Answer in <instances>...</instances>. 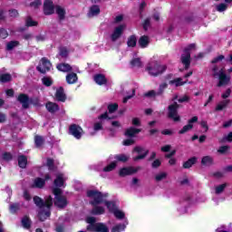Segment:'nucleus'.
<instances>
[{
	"label": "nucleus",
	"mask_w": 232,
	"mask_h": 232,
	"mask_svg": "<svg viewBox=\"0 0 232 232\" xmlns=\"http://www.w3.org/2000/svg\"><path fill=\"white\" fill-rule=\"evenodd\" d=\"M94 82H96V84L102 86V84H106L107 80L103 74H96L94 76Z\"/></svg>",
	"instance_id": "27"
},
{
	"label": "nucleus",
	"mask_w": 232,
	"mask_h": 232,
	"mask_svg": "<svg viewBox=\"0 0 232 232\" xmlns=\"http://www.w3.org/2000/svg\"><path fill=\"white\" fill-rule=\"evenodd\" d=\"M221 142H232V131L223 137Z\"/></svg>",
	"instance_id": "49"
},
{
	"label": "nucleus",
	"mask_w": 232,
	"mask_h": 232,
	"mask_svg": "<svg viewBox=\"0 0 232 232\" xmlns=\"http://www.w3.org/2000/svg\"><path fill=\"white\" fill-rule=\"evenodd\" d=\"M130 66L131 68H140L142 66V61H140V58H133L130 61Z\"/></svg>",
	"instance_id": "29"
},
{
	"label": "nucleus",
	"mask_w": 232,
	"mask_h": 232,
	"mask_svg": "<svg viewBox=\"0 0 232 232\" xmlns=\"http://www.w3.org/2000/svg\"><path fill=\"white\" fill-rule=\"evenodd\" d=\"M107 119H101V122L95 123L94 124V130L99 131V130H102V121H106Z\"/></svg>",
	"instance_id": "55"
},
{
	"label": "nucleus",
	"mask_w": 232,
	"mask_h": 232,
	"mask_svg": "<svg viewBox=\"0 0 232 232\" xmlns=\"http://www.w3.org/2000/svg\"><path fill=\"white\" fill-rule=\"evenodd\" d=\"M117 168V162L113 161L111 164L107 165L104 169L103 171L108 172V171H113V169Z\"/></svg>",
	"instance_id": "45"
},
{
	"label": "nucleus",
	"mask_w": 232,
	"mask_h": 232,
	"mask_svg": "<svg viewBox=\"0 0 232 232\" xmlns=\"http://www.w3.org/2000/svg\"><path fill=\"white\" fill-rule=\"evenodd\" d=\"M54 12L53 2L46 0L44 3V14L45 15H52Z\"/></svg>",
	"instance_id": "14"
},
{
	"label": "nucleus",
	"mask_w": 232,
	"mask_h": 232,
	"mask_svg": "<svg viewBox=\"0 0 232 232\" xmlns=\"http://www.w3.org/2000/svg\"><path fill=\"white\" fill-rule=\"evenodd\" d=\"M69 131L71 135H72V137L78 140L81 139V137H82V128H81L79 125H71Z\"/></svg>",
	"instance_id": "12"
},
{
	"label": "nucleus",
	"mask_w": 232,
	"mask_h": 232,
	"mask_svg": "<svg viewBox=\"0 0 232 232\" xmlns=\"http://www.w3.org/2000/svg\"><path fill=\"white\" fill-rule=\"evenodd\" d=\"M111 131H113V130H119V128L121 127V122H119V121H112L111 122Z\"/></svg>",
	"instance_id": "48"
},
{
	"label": "nucleus",
	"mask_w": 232,
	"mask_h": 232,
	"mask_svg": "<svg viewBox=\"0 0 232 232\" xmlns=\"http://www.w3.org/2000/svg\"><path fill=\"white\" fill-rule=\"evenodd\" d=\"M18 101L23 105V108H28L30 104V101L28 100V96L25 94H20L18 96Z\"/></svg>",
	"instance_id": "25"
},
{
	"label": "nucleus",
	"mask_w": 232,
	"mask_h": 232,
	"mask_svg": "<svg viewBox=\"0 0 232 232\" xmlns=\"http://www.w3.org/2000/svg\"><path fill=\"white\" fill-rule=\"evenodd\" d=\"M195 162H197V158H191L190 160H188L183 164V168H185V169H188L191 168V166H193Z\"/></svg>",
	"instance_id": "38"
},
{
	"label": "nucleus",
	"mask_w": 232,
	"mask_h": 232,
	"mask_svg": "<svg viewBox=\"0 0 232 232\" xmlns=\"http://www.w3.org/2000/svg\"><path fill=\"white\" fill-rule=\"evenodd\" d=\"M45 108L50 113H55V111H59V105L52 102H47Z\"/></svg>",
	"instance_id": "24"
},
{
	"label": "nucleus",
	"mask_w": 232,
	"mask_h": 232,
	"mask_svg": "<svg viewBox=\"0 0 232 232\" xmlns=\"http://www.w3.org/2000/svg\"><path fill=\"white\" fill-rule=\"evenodd\" d=\"M99 14H101L99 5H92L89 9L88 17H95L96 15H99Z\"/></svg>",
	"instance_id": "19"
},
{
	"label": "nucleus",
	"mask_w": 232,
	"mask_h": 232,
	"mask_svg": "<svg viewBox=\"0 0 232 232\" xmlns=\"http://www.w3.org/2000/svg\"><path fill=\"white\" fill-rule=\"evenodd\" d=\"M47 167L49 168V169H53V160L47 159Z\"/></svg>",
	"instance_id": "64"
},
{
	"label": "nucleus",
	"mask_w": 232,
	"mask_h": 232,
	"mask_svg": "<svg viewBox=\"0 0 232 232\" xmlns=\"http://www.w3.org/2000/svg\"><path fill=\"white\" fill-rule=\"evenodd\" d=\"M56 68L59 72H72V70H73L74 72H77V67H71V65L68 63H59L56 66Z\"/></svg>",
	"instance_id": "17"
},
{
	"label": "nucleus",
	"mask_w": 232,
	"mask_h": 232,
	"mask_svg": "<svg viewBox=\"0 0 232 232\" xmlns=\"http://www.w3.org/2000/svg\"><path fill=\"white\" fill-rule=\"evenodd\" d=\"M116 160H119L120 162H126L128 160V156L124 154H120L115 156Z\"/></svg>",
	"instance_id": "50"
},
{
	"label": "nucleus",
	"mask_w": 232,
	"mask_h": 232,
	"mask_svg": "<svg viewBox=\"0 0 232 232\" xmlns=\"http://www.w3.org/2000/svg\"><path fill=\"white\" fill-rule=\"evenodd\" d=\"M230 147L229 146H221L218 150V153H220V155H226L227 151H229Z\"/></svg>",
	"instance_id": "46"
},
{
	"label": "nucleus",
	"mask_w": 232,
	"mask_h": 232,
	"mask_svg": "<svg viewBox=\"0 0 232 232\" xmlns=\"http://www.w3.org/2000/svg\"><path fill=\"white\" fill-rule=\"evenodd\" d=\"M133 153H137L138 155L133 158V160H142V159H145L146 155H148V150H146L144 147H136L134 148Z\"/></svg>",
	"instance_id": "11"
},
{
	"label": "nucleus",
	"mask_w": 232,
	"mask_h": 232,
	"mask_svg": "<svg viewBox=\"0 0 232 232\" xmlns=\"http://www.w3.org/2000/svg\"><path fill=\"white\" fill-rule=\"evenodd\" d=\"M168 88L167 82H161L160 84L159 90H158V95H162L164 93L165 90Z\"/></svg>",
	"instance_id": "43"
},
{
	"label": "nucleus",
	"mask_w": 232,
	"mask_h": 232,
	"mask_svg": "<svg viewBox=\"0 0 232 232\" xmlns=\"http://www.w3.org/2000/svg\"><path fill=\"white\" fill-rule=\"evenodd\" d=\"M56 14L59 16V19H64V15H66V11L62 6L57 5L55 7Z\"/></svg>",
	"instance_id": "31"
},
{
	"label": "nucleus",
	"mask_w": 232,
	"mask_h": 232,
	"mask_svg": "<svg viewBox=\"0 0 232 232\" xmlns=\"http://www.w3.org/2000/svg\"><path fill=\"white\" fill-rule=\"evenodd\" d=\"M87 197H89L91 199L92 206H94L92 210V215H104L105 208L99 206V204H103V206H106L110 213H113L118 209L115 202L106 200L105 198L108 197L107 194H102L97 190H89L87 192Z\"/></svg>",
	"instance_id": "1"
},
{
	"label": "nucleus",
	"mask_w": 232,
	"mask_h": 232,
	"mask_svg": "<svg viewBox=\"0 0 232 232\" xmlns=\"http://www.w3.org/2000/svg\"><path fill=\"white\" fill-rule=\"evenodd\" d=\"M117 108H119V105H117V103L109 105L108 106L109 112H105V113L102 114L100 116V119H102V120H104V119H107V120L113 119V117L110 116V114L113 113V111H115L117 110Z\"/></svg>",
	"instance_id": "15"
},
{
	"label": "nucleus",
	"mask_w": 232,
	"mask_h": 232,
	"mask_svg": "<svg viewBox=\"0 0 232 232\" xmlns=\"http://www.w3.org/2000/svg\"><path fill=\"white\" fill-rule=\"evenodd\" d=\"M229 102H231V100H223L219 102L216 106V111H222V110H226Z\"/></svg>",
	"instance_id": "22"
},
{
	"label": "nucleus",
	"mask_w": 232,
	"mask_h": 232,
	"mask_svg": "<svg viewBox=\"0 0 232 232\" xmlns=\"http://www.w3.org/2000/svg\"><path fill=\"white\" fill-rule=\"evenodd\" d=\"M231 95V89H227L222 94V99L227 100Z\"/></svg>",
	"instance_id": "56"
},
{
	"label": "nucleus",
	"mask_w": 232,
	"mask_h": 232,
	"mask_svg": "<svg viewBox=\"0 0 232 232\" xmlns=\"http://www.w3.org/2000/svg\"><path fill=\"white\" fill-rule=\"evenodd\" d=\"M122 21H124V15L118 14L114 17L113 24H119V23H122Z\"/></svg>",
	"instance_id": "51"
},
{
	"label": "nucleus",
	"mask_w": 232,
	"mask_h": 232,
	"mask_svg": "<svg viewBox=\"0 0 232 232\" xmlns=\"http://www.w3.org/2000/svg\"><path fill=\"white\" fill-rule=\"evenodd\" d=\"M185 83L186 82L182 81V78H177L169 82V84H172L173 86H183Z\"/></svg>",
	"instance_id": "37"
},
{
	"label": "nucleus",
	"mask_w": 232,
	"mask_h": 232,
	"mask_svg": "<svg viewBox=\"0 0 232 232\" xmlns=\"http://www.w3.org/2000/svg\"><path fill=\"white\" fill-rule=\"evenodd\" d=\"M8 37V32L5 29H0V39H6Z\"/></svg>",
	"instance_id": "57"
},
{
	"label": "nucleus",
	"mask_w": 232,
	"mask_h": 232,
	"mask_svg": "<svg viewBox=\"0 0 232 232\" xmlns=\"http://www.w3.org/2000/svg\"><path fill=\"white\" fill-rule=\"evenodd\" d=\"M68 178H66V176L63 173H59L56 176V179H54V186L56 188H63V186H64V182H66V179Z\"/></svg>",
	"instance_id": "16"
},
{
	"label": "nucleus",
	"mask_w": 232,
	"mask_h": 232,
	"mask_svg": "<svg viewBox=\"0 0 232 232\" xmlns=\"http://www.w3.org/2000/svg\"><path fill=\"white\" fill-rule=\"evenodd\" d=\"M32 224V221H30V218L29 217H24L22 219V226L23 227H24L25 229H28L30 227Z\"/></svg>",
	"instance_id": "34"
},
{
	"label": "nucleus",
	"mask_w": 232,
	"mask_h": 232,
	"mask_svg": "<svg viewBox=\"0 0 232 232\" xmlns=\"http://www.w3.org/2000/svg\"><path fill=\"white\" fill-rule=\"evenodd\" d=\"M139 169H135L132 167L123 168L120 170V177H126L128 175H133V173H137Z\"/></svg>",
	"instance_id": "18"
},
{
	"label": "nucleus",
	"mask_w": 232,
	"mask_h": 232,
	"mask_svg": "<svg viewBox=\"0 0 232 232\" xmlns=\"http://www.w3.org/2000/svg\"><path fill=\"white\" fill-rule=\"evenodd\" d=\"M12 81V75L5 73L0 75V82H10Z\"/></svg>",
	"instance_id": "40"
},
{
	"label": "nucleus",
	"mask_w": 232,
	"mask_h": 232,
	"mask_svg": "<svg viewBox=\"0 0 232 232\" xmlns=\"http://www.w3.org/2000/svg\"><path fill=\"white\" fill-rule=\"evenodd\" d=\"M54 195V205L57 208H66L68 201L66 197L63 196V190L61 188H54L53 189Z\"/></svg>",
	"instance_id": "7"
},
{
	"label": "nucleus",
	"mask_w": 232,
	"mask_h": 232,
	"mask_svg": "<svg viewBox=\"0 0 232 232\" xmlns=\"http://www.w3.org/2000/svg\"><path fill=\"white\" fill-rule=\"evenodd\" d=\"M139 133H140V129L135 127H130L125 131L126 137H135V135H139Z\"/></svg>",
	"instance_id": "23"
},
{
	"label": "nucleus",
	"mask_w": 232,
	"mask_h": 232,
	"mask_svg": "<svg viewBox=\"0 0 232 232\" xmlns=\"http://www.w3.org/2000/svg\"><path fill=\"white\" fill-rule=\"evenodd\" d=\"M200 126L203 129V131H208V130H209V127H208V121H201L200 122Z\"/></svg>",
	"instance_id": "58"
},
{
	"label": "nucleus",
	"mask_w": 232,
	"mask_h": 232,
	"mask_svg": "<svg viewBox=\"0 0 232 232\" xmlns=\"http://www.w3.org/2000/svg\"><path fill=\"white\" fill-rule=\"evenodd\" d=\"M128 46H136L137 45V37L135 35H132L129 37L128 42H127Z\"/></svg>",
	"instance_id": "41"
},
{
	"label": "nucleus",
	"mask_w": 232,
	"mask_h": 232,
	"mask_svg": "<svg viewBox=\"0 0 232 232\" xmlns=\"http://www.w3.org/2000/svg\"><path fill=\"white\" fill-rule=\"evenodd\" d=\"M198 121V117L194 116L192 119L188 121V123L185 125L179 131V133L180 135H183L184 133H188V131L193 130V123Z\"/></svg>",
	"instance_id": "13"
},
{
	"label": "nucleus",
	"mask_w": 232,
	"mask_h": 232,
	"mask_svg": "<svg viewBox=\"0 0 232 232\" xmlns=\"http://www.w3.org/2000/svg\"><path fill=\"white\" fill-rule=\"evenodd\" d=\"M60 57H68V50L66 48L60 50Z\"/></svg>",
	"instance_id": "59"
},
{
	"label": "nucleus",
	"mask_w": 232,
	"mask_h": 232,
	"mask_svg": "<svg viewBox=\"0 0 232 232\" xmlns=\"http://www.w3.org/2000/svg\"><path fill=\"white\" fill-rule=\"evenodd\" d=\"M34 204L40 208V212L38 214V217L42 222L44 220H46L50 217V208H52L53 201L52 199V197L49 196L45 198V202L41 199L39 197L34 198Z\"/></svg>",
	"instance_id": "2"
},
{
	"label": "nucleus",
	"mask_w": 232,
	"mask_h": 232,
	"mask_svg": "<svg viewBox=\"0 0 232 232\" xmlns=\"http://www.w3.org/2000/svg\"><path fill=\"white\" fill-rule=\"evenodd\" d=\"M51 69H52V63L46 58H43L40 61L39 65L37 66V70L41 73H46V72H50Z\"/></svg>",
	"instance_id": "10"
},
{
	"label": "nucleus",
	"mask_w": 232,
	"mask_h": 232,
	"mask_svg": "<svg viewBox=\"0 0 232 232\" xmlns=\"http://www.w3.org/2000/svg\"><path fill=\"white\" fill-rule=\"evenodd\" d=\"M42 3L41 0H35L34 2H33L31 4V7L32 8H39V6H41Z\"/></svg>",
	"instance_id": "60"
},
{
	"label": "nucleus",
	"mask_w": 232,
	"mask_h": 232,
	"mask_svg": "<svg viewBox=\"0 0 232 232\" xmlns=\"http://www.w3.org/2000/svg\"><path fill=\"white\" fill-rule=\"evenodd\" d=\"M43 84H44V86H50L51 84L53 83V81L52 80V78L45 76L42 79Z\"/></svg>",
	"instance_id": "47"
},
{
	"label": "nucleus",
	"mask_w": 232,
	"mask_h": 232,
	"mask_svg": "<svg viewBox=\"0 0 232 232\" xmlns=\"http://www.w3.org/2000/svg\"><path fill=\"white\" fill-rule=\"evenodd\" d=\"M44 186V179L36 178L34 181V188H43Z\"/></svg>",
	"instance_id": "36"
},
{
	"label": "nucleus",
	"mask_w": 232,
	"mask_h": 232,
	"mask_svg": "<svg viewBox=\"0 0 232 232\" xmlns=\"http://www.w3.org/2000/svg\"><path fill=\"white\" fill-rule=\"evenodd\" d=\"M112 214L114 215V217L116 218H118L119 220H122L123 218H125L126 215L124 214V212H122V210L117 208L116 210H114L112 212Z\"/></svg>",
	"instance_id": "33"
},
{
	"label": "nucleus",
	"mask_w": 232,
	"mask_h": 232,
	"mask_svg": "<svg viewBox=\"0 0 232 232\" xmlns=\"http://www.w3.org/2000/svg\"><path fill=\"white\" fill-rule=\"evenodd\" d=\"M19 209V205L18 204H13L10 206V211L11 213H15Z\"/></svg>",
	"instance_id": "62"
},
{
	"label": "nucleus",
	"mask_w": 232,
	"mask_h": 232,
	"mask_svg": "<svg viewBox=\"0 0 232 232\" xmlns=\"http://www.w3.org/2000/svg\"><path fill=\"white\" fill-rule=\"evenodd\" d=\"M138 44L140 48H147L148 44H150V37L146 35L141 36L139 39Z\"/></svg>",
	"instance_id": "26"
},
{
	"label": "nucleus",
	"mask_w": 232,
	"mask_h": 232,
	"mask_svg": "<svg viewBox=\"0 0 232 232\" xmlns=\"http://www.w3.org/2000/svg\"><path fill=\"white\" fill-rule=\"evenodd\" d=\"M218 12H226L227 10V5L219 4L216 6Z\"/></svg>",
	"instance_id": "52"
},
{
	"label": "nucleus",
	"mask_w": 232,
	"mask_h": 232,
	"mask_svg": "<svg viewBox=\"0 0 232 232\" xmlns=\"http://www.w3.org/2000/svg\"><path fill=\"white\" fill-rule=\"evenodd\" d=\"M157 95H160V94H159V92L154 90L149 91L148 92L145 93V97H150V98L157 97Z\"/></svg>",
	"instance_id": "53"
},
{
	"label": "nucleus",
	"mask_w": 232,
	"mask_h": 232,
	"mask_svg": "<svg viewBox=\"0 0 232 232\" xmlns=\"http://www.w3.org/2000/svg\"><path fill=\"white\" fill-rule=\"evenodd\" d=\"M226 188H227V183H223L221 185L216 186L215 187V194L216 195H221V193H224V189H226Z\"/></svg>",
	"instance_id": "28"
},
{
	"label": "nucleus",
	"mask_w": 232,
	"mask_h": 232,
	"mask_svg": "<svg viewBox=\"0 0 232 232\" xmlns=\"http://www.w3.org/2000/svg\"><path fill=\"white\" fill-rule=\"evenodd\" d=\"M26 164H28V160L24 156L18 157V166L22 169L26 168Z\"/></svg>",
	"instance_id": "30"
},
{
	"label": "nucleus",
	"mask_w": 232,
	"mask_h": 232,
	"mask_svg": "<svg viewBox=\"0 0 232 232\" xmlns=\"http://www.w3.org/2000/svg\"><path fill=\"white\" fill-rule=\"evenodd\" d=\"M55 97L57 101H61L62 102L66 101V94H64V89H63V87H60L56 90Z\"/></svg>",
	"instance_id": "20"
},
{
	"label": "nucleus",
	"mask_w": 232,
	"mask_h": 232,
	"mask_svg": "<svg viewBox=\"0 0 232 232\" xmlns=\"http://www.w3.org/2000/svg\"><path fill=\"white\" fill-rule=\"evenodd\" d=\"M167 177H168V173L160 172V173L156 174L155 180H156V182H160V181L166 179Z\"/></svg>",
	"instance_id": "35"
},
{
	"label": "nucleus",
	"mask_w": 232,
	"mask_h": 232,
	"mask_svg": "<svg viewBox=\"0 0 232 232\" xmlns=\"http://www.w3.org/2000/svg\"><path fill=\"white\" fill-rule=\"evenodd\" d=\"M197 50V45L195 44H188L183 53L181 54V63L185 66V70L189 68V64H191V53Z\"/></svg>",
	"instance_id": "5"
},
{
	"label": "nucleus",
	"mask_w": 232,
	"mask_h": 232,
	"mask_svg": "<svg viewBox=\"0 0 232 232\" xmlns=\"http://www.w3.org/2000/svg\"><path fill=\"white\" fill-rule=\"evenodd\" d=\"M178 110L179 104L177 102L169 106V117L175 122H179V121H180V116H179V112L177 111Z\"/></svg>",
	"instance_id": "8"
},
{
	"label": "nucleus",
	"mask_w": 232,
	"mask_h": 232,
	"mask_svg": "<svg viewBox=\"0 0 232 232\" xmlns=\"http://www.w3.org/2000/svg\"><path fill=\"white\" fill-rule=\"evenodd\" d=\"M87 224L89 226L87 227L88 231H93V232H109L108 227L102 223H97V219L94 217H89L86 219Z\"/></svg>",
	"instance_id": "4"
},
{
	"label": "nucleus",
	"mask_w": 232,
	"mask_h": 232,
	"mask_svg": "<svg viewBox=\"0 0 232 232\" xmlns=\"http://www.w3.org/2000/svg\"><path fill=\"white\" fill-rule=\"evenodd\" d=\"M224 59V55H219L212 60L213 64H217L218 63H220Z\"/></svg>",
	"instance_id": "61"
},
{
	"label": "nucleus",
	"mask_w": 232,
	"mask_h": 232,
	"mask_svg": "<svg viewBox=\"0 0 232 232\" xmlns=\"http://www.w3.org/2000/svg\"><path fill=\"white\" fill-rule=\"evenodd\" d=\"M124 30H126L125 24L116 26L111 34V40L113 42L117 41L124 34Z\"/></svg>",
	"instance_id": "9"
},
{
	"label": "nucleus",
	"mask_w": 232,
	"mask_h": 232,
	"mask_svg": "<svg viewBox=\"0 0 232 232\" xmlns=\"http://www.w3.org/2000/svg\"><path fill=\"white\" fill-rule=\"evenodd\" d=\"M166 70H168V66L160 63V62L157 60L150 61L145 68V71L151 77H159V75H162Z\"/></svg>",
	"instance_id": "3"
},
{
	"label": "nucleus",
	"mask_w": 232,
	"mask_h": 232,
	"mask_svg": "<svg viewBox=\"0 0 232 232\" xmlns=\"http://www.w3.org/2000/svg\"><path fill=\"white\" fill-rule=\"evenodd\" d=\"M26 26H37V22L34 21L31 17H28L25 22Z\"/></svg>",
	"instance_id": "54"
},
{
	"label": "nucleus",
	"mask_w": 232,
	"mask_h": 232,
	"mask_svg": "<svg viewBox=\"0 0 232 232\" xmlns=\"http://www.w3.org/2000/svg\"><path fill=\"white\" fill-rule=\"evenodd\" d=\"M124 229H126V225H124V224L117 225L112 227L111 232H122V231H124Z\"/></svg>",
	"instance_id": "42"
},
{
	"label": "nucleus",
	"mask_w": 232,
	"mask_h": 232,
	"mask_svg": "<svg viewBox=\"0 0 232 232\" xmlns=\"http://www.w3.org/2000/svg\"><path fill=\"white\" fill-rule=\"evenodd\" d=\"M134 142H135V140H133V139H128L123 141V145L124 146H131V144H133Z\"/></svg>",
	"instance_id": "63"
},
{
	"label": "nucleus",
	"mask_w": 232,
	"mask_h": 232,
	"mask_svg": "<svg viewBox=\"0 0 232 232\" xmlns=\"http://www.w3.org/2000/svg\"><path fill=\"white\" fill-rule=\"evenodd\" d=\"M34 142L36 148H41V146H43V142H44V140L41 136H35Z\"/></svg>",
	"instance_id": "44"
},
{
	"label": "nucleus",
	"mask_w": 232,
	"mask_h": 232,
	"mask_svg": "<svg viewBox=\"0 0 232 232\" xmlns=\"http://www.w3.org/2000/svg\"><path fill=\"white\" fill-rule=\"evenodd\" d=\"M79 78L77 77V73L70 72L66 75V82L68 84H75Z\"/></svg>",
	"instance_id": "21"
},
{
	"label": "nucleus",
	"mask_w": 232,
	"mask_h": 232,
	"mask_svg": "<svg viewBox=\"0 0 232 232\" xmlns=\"http://www.w3.org/2000/svg\"><path fill=\"white\" fill-rule=\"evenodd\" d=\"M201 164H203V166H211V164H213V158H211V156L203 157Z\"/></svg>",
	"instance_id": "32"
},
{
	"label": "nucleus",
	"mask_w": 232,
	"mask_h": 232,
	"mask_svg": "<svg viewBox=\"0 0 232 232\" xmlns=\"http://www.w3.org/2000/svg\"><path fill=\"white\" fill-rule=\"evenodd\" d=\"M214 77H218V87L227 86L231 82V76L227 75L224 72V69L217 71V68H214Z\"/></svg>",
	"instance_id": "6"
},
{
	"label": "nucleus",
	"mask_w": 232,
	"mask_h": 232,
	"mask_svg": "<svg viewBox=\"0 0 232 232\" xmlns=\"http://www.w3.org/2000/svg\"><path fill=\"white\" fill-rule=\"evenodd\" d=\"M16 46H19V42L18 41H11L7 43L6 44V50H14V48H16Z\"/></svg>",
	"instance_id": "39"
}]
</instances>
